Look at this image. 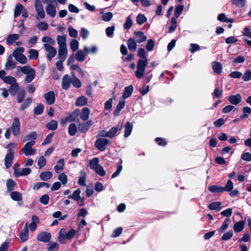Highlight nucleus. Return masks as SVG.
<instances>
[{
    "instance_id": "nucleus-1",
    "label": "nucleus",
    "mask_w": 251,
    "mask_h": 251,
    "mask_svg": "<svg viewBox=\"0 0 251 251\" xmlns=\"http://www.w3.org/2000/svg\"><path fill=\"white\" fill-rule=\"evenodd\" d=\"M17 146L15 143H9L6 146L8 152L4 158V165L6 169H9L12 166L13 160L14 158V154L16 152L15 149Z\"/></svg>"
},
{
    "instance_id": "nucleus-2",
    "label": "nucleus",
    "mask_w": 251,
    "mask_h": 251,
    "mask_svg": "<svg viewBox=\"0 0 251 251\" xmlns=\"http://www.w3.org/2000/svg\"><path fill=\"white\" fill-rule=\"evenodd\" d=\"M23 74L25 75L24 81L25 83H30L36 76V71L28 65L24 66L23 68H22Z\"/></svg>"
},
{
    "instance_id": "nucleus-3",
    "label": "nucleus",
    "mask_w": 251,
    "mask_h": 251,
    "mask_svg": "<svg viewBox=\"0 0 251 251\" xmlns=\"http://www.w3.org/2000/svg\"><path fill=\"white\" fill-rule=\"evenodd\" d=\"M43 2L47 4L45 8L47 14L50 17H54L56 14V7L57 5L56 0H43Z\"/></svg>"
},
{
    "instance_id": "nucleus-4",
    "label": "nucleus",
    "mask_w": 251,
    "mask_h": 251,
    "mask_svg": "<svg viewBox=\"0 0 251 251\" xmlns=\"http://www.w3.org/2000/svg\"><path fill=\"white\" fill-rule=\"evenodd\" d=\"M147 64V58L140 59L138 60L137 64V70L135 73V76L137 78L140 79L144 76Z\"/></svg>"
},
{
    "instance_id": "nucleus-5",
    "label": "nucleus",
    "mask_w": 251,
    "mask_h": 251,
    "mask_svg": "<svg viewBox=\"0 0 251 251\" xmlns=\"http://www.w3.org/2000/svg\"><path fill=\"white\" fill-rule=\"evenodd\" d=\"M25 49L23 47L17 48L13 51L14 57L16 61L22 64H25L27 62L26 56L23 54Z\"/></svg>"
},
{
    "instance_id": "nucleus-6",
    "label": "nucleus",
    "mask_w": 251,
    "mask_h": 251,
    "mask_svg": "<svg viewBox=\"0 0 251 251\" xmlns=\"http://www.w3.org/2000/svg\"><path fill=\"white\" fill-rule=\"evenodd\" d=\"M35 144V141H31L24 145L22 151L25 156H31L36 154V150L32 148Z\"/></svg>"
},
{
    "instance_id": "nucleus-7",
    "label": "nucleus",
    "mask_w": 251,
    "mask_h": 251,
    "mask_svg": "<svg viewBox=\"0 0 251 251\" xmlns=\"http://www.w3.org/2000/svg\"><path fill=\"white\" fill-rule=\"evenodd\" d=\"M109 144V140L105 138L99 137L95 143V146L100 151H104Z\"/></svg>"
},
{
    "instance_id": "nucleus-8",
    "label": "nucleus",
    "mask_w": 251,
    "mask_h": 251,
    "mask_svg": "<svg viewBox=\"0 0 251 251\" xmlns=\"http://www.w3.org/2000/svg\"><path fill=\"white\" fill-rule=\"evenodd\" d=\"M34 7L37 13L36 19H44L46 15L40 0H35Z\"/></svg>"
},
{
    "instance_id": "nucleus-9",
    "label": "nucleus",
    "mask_w": 251,
    "mask_h": 251,
    "mask_svg": "<svg viewBox=\"0 0 251 251\" xmlns=\"http://www.w3.org/2000/svg\"><path fill=\"white\" fill-rule=\"evenodd\" d=\"M44 48L47 52V57L50 61H51L52 59L56 55L57 51L55 48L49 44H44Z\"/></svg>"
},
{
    "instance_id": "nucleus-10",
    "label": "nucleus",
    "mask_w": 251,
    "mask_h": 251,
    "mask_svg": "<svg viewBox=\"0 0 251 251\" xmlns=\"http://www.w3.org/2000/svg\"><path fill=\"white\" fill-rule=\"evenodd\" d=\"M21 123L18 117H15L11 126V130L14 136H17L20 132Z\"/></svg>"
},
{
    "instance_id": "nucleus-11",
    "label": "nucleus",
    "mask_w": 251,
    "mask_h": 251,
    "mask_svg": "<svg viewBox=\"0 0 251 251\" xmlns=\"http://www.w3.org/2000/svg\"><path fill=\"white\" fill-rule=\"evenodd\" d=\"M44 98L46 102L48 105L53 104L55 101V95L54 91H50L44 94Z\"/></svg>"
},
{
    "instance_id": "nucleus-12",
    "label": "nucleus",
    "mask_w": 251,
    "mask_h": 251,
    "mask_svg": "<svg viewBox=\"0 0 251 251\" xmlns=\"http://www.w3.org/2000/svg\"><path fill=\"white\" fill-rule=\"evenodd\" d=\"M31 170L29 168L15 169V176L17 177L21 176H26L30 174Z\"/></svg>"
},
{
    "instance_id": "nucleus-13",
    "label": "nucleus",
    "mask_w": 251,
    "mask_h": 251,
    "mask_svg": "<svg viewBox=\"0 0 251 251\" xmlns=\"http://www.w3.org/2000/svg\"><path fill=\"white\" fill-rule=\"evenodd\" d=\"M229 102L233 105H237L242 101V96L240 94L230 95L227 97Z\"/></svg>"
},
{
    "instance_id": "nucleus-14",
    "label": "nucleus",
    "mask_w": 251,
    "mask_h": 251,
    "mask_svg": "<svg viewBox=\"0 0 251 251\" xmlns=\"http://www.w3.org/2000/svg\"><path fill=\"white\" fill-rule=\"evenodd\" d=\"M14 57L13 53L10 54L7 59V60L5 65V69L10 70L15 68L16 63L14 60Z\"/></svg>"
},
{
    "instance_id": "nucleus-15",
    "label": "nucleus",
    "mask_w": 251,
    "mask_h": 251,
    "mask_svg": "<svg viewBox=\"0 0 251 251\" xmlns=\"http://www.w3.org/2000/svg\"><path fill=\"white\" fill-rule=\"evenodd\" d=\"M72 83V79L69 75H65L62 80V88L64 90H68L70 88Z\"/></svg>"
},
{
    "instance_id": "nucleus-16",
    "label": "nucleus",
    "mask_w": 251,
    "mask_h": 251,
    "mask_svg": "<svg viewBox=\"0 0 251 251\" xmlns=\"http://www.w3.org/2000/svg\"><path fill=\"white\" fill-rule=\"evenodd\" d=\"M56 40L58 48H67L66 35H58L56 38Z\"/></svg>"
},
{
    "instance_id": "nucleus-17",
    "label": "nucleus",
    "mask_w": 251,
    "mask_h": 251,
    "mask_svg": "<svg viewBox=\"0 0 251 251\" xmlns=\"http://www.w3.org/2000/svg\"><path fill=\"white\" fill-rule=\"evenodd\" d=\"M37 240L43 242H48L51 238V234L47 232L43 231L37 236Z\"/></svg>"
},
{
    "instance_id": "nucleus-18",
    "label": "nucleus",
    "mask_w": 251,
    "mask_h": 251,
    "mask_svg": "<svg viewBox=\"0 0 251 251\" xmlns=\"http://www.w3.org/2000/svg\"><path fill=\"white\" fill-rule=\"evenodd\" d=\"M68 56V48H58V59H61L62 61H65Z\"/></svg>"
},
{
    "instance_id": "nucleus-19",
    "label": "nucleus",
    "mask_w": 251,
    "mask_h": 251,
    "mask_svg": "<svg viewBox=\"0 0 251 251\" xmlns=\"http://www.w3.org/2000/svg\"><path fill=\"white\" fill-rule=\"evenodd\" d=\"M28 229L27 227V223H26L20 235V238L22 242H24L28 239Z\"/></svg>"
},
{
    "instance_id": "nucleus-20",
    "label": "nucleus",
    "mask_w": 251,
    "mask_h": 251,
    "mask_svg": "<svg viewBox=\"0 0 251 251\" xmlns=\"http://www.w3.org/2000/svg\"><path fill=\"white\" fill-rule=\"evenodd\" d=\"M19 38L20 35L18 34H10L7 37L6 43L8 45L11 46Z\"/></svg>"
},
{
    "instance_id": "nucleus-21",
    "label": "nucleus",
    "mask_w": 251,
    "mask_h": 251,
    "mask_svg": "<svg viewBox=\"0 0 251 251\" xmlns=\"http://www.w3.org/2000/svg\"><path fill=\"white\" fill-rule=\"evenodd\" d=\"M134 34L136 36L134 39L138 43L144 42L147 40V36L144 35L143 32L135 31Z\"/></svg>"
},
{
    "instance_id": "nucleus-22",
    "label": "nucleus",
    "mask_w": 251,
    "mask_h": 251,
    "mask_svg": "<svg viewBox=\"0 0 251 251\" xmlns=\"http://www.w3.org/2000/svg\"><path fill=\"white\" fill-rule=\"evenodd\" d=\"M137 42L133 38H130L127 41V44L128 49L131 51H135L137 49Z\"/></svg>"
},
{
    "instance_id": "nucleus-23",
    "label": "nucleus",
    "mask_w": 251,
    "mask_h": 251,
    "mask_svg": "<svg viewBox=\"0 0 251 251\" xmlns=\"http://www.w3.org/2000/svg\"><path fill=\"white\" fill-rule=\"evenodd\" d=\"M92 121L90 120L85 123L79 124L78 128L81 132H86L92 126Z\"/></svg>"
},
{
    "instance_id": "nucleus-24",
    "label": "nucleus",
    "mask_w": 251,
    "mask_h": 251,
    "mask_svg": "<svg viewBox=\"0 0 251 251\" xmlns=\"http://www.w3.org/2000/svg\"><path fill=\"white\" fill-rule=\"evenodd\" d=\"M122 126L121 127L119 126H113L111 127L108 131L109 138H113L118 135V132L122 129Z\"/></svg>"
},
{
    "instance_id": "nucleus-25",
    "label": "nucleus",
    "mask_w": 251,
    "mask_h": 251,
    "mask_svg": "<svg viewBox=\"0 0 251 251\" xmlns=\"http://www.w3.org/2000/svg\"><path fill=\"white\" fill-rule=\"evenodd\" d=\"M212 68L215 73L220 74L222 71V66L221 63L217 61H213L212 63Z\"/></svg>"
},
{
    "instance_id": "nucleus-26",
    "label": "nucleus",
    "mask_w": 251,
    "mask_h": 251,
    "mask_svg": "<svg viewBox=\"0 0 251 251\" xmlns=\"http://www.w3.org/2000/svg\"><path fill=\"white\" fill-rule=\"evenodd\" d=\"M86 176V174L85 173V171L84 170H81L80 171V176L78 180V183L79 184V185L82 186H86V184L85 183Z\"/></svg>"
},
{
    "instance_id": "nucleus-27",
    "label": "nucleus",
    "mask_w": 251,
    "mask_h": 251,
    "mask_svg": "<svg viewBox=\"0 0 251 251\" xmlns=\"http://www.w3.org/2000/svg\"><path fill=\"white\" fill-rule=\"evenodd\" d=\"M133 91V87L132 85H129L126 87L123 94V97L124 99H127L130 96Z\"/></svg>"
},
{
    "instance_id": "nucleus-28",
    "label": "nucleus",
    "mask_w": 251,
    "mask_h": 251,
    "mask_svg": "<svg viewBox=\"0 0 251 251\" xmlns=\"http://www.w3.org/2000/svg\"><path fill=\"white\" fill-rule=\"evenodd\" d=\"M90 114V110L87 107H84L82 109L80 113V118L83 121H86L88 119Z\"/></svg>"
},
{
    "instance_id": "nucleus-29",
    "label": "nucleus",
    "mask_w": 251,
    "mask_h": 251,
    "mask_svg": "<svg viewBox=\"0 0 251 251\" xmlns=\"http://www.w3.org/2000/svg\"><path fill=\"white\" fill-rule=\"evenodd\" d=\"M133 128V126L130 122H127L125 126L124 136L128 137L131 134Z\"/></svg>"
},
{
    "instance_id": "nucleus-30",
    "label": "nucleus",
    "mask_w": 251,
    "mask_h": 251,
    "mask_svg": "<svg viewBox=\"0 0 251 251\" xmlns=\"http://www.w3.org/2000/svg\"><path fill=\"white\" fill-rule=\"evenodd\" d=\"M245 222L243 221L236 222L234 226L233 229L235 232H241L244 228Z\"/></svg>"
},
{
    "instance_id": "nucleus-31",
    "label": "nucleus",
    "mask_w": 251,
    "mask_h": 251,
    "mask_svg": "<svg viewBox=\"0 0 251 251\" xmlns=\"http://www.w3.org/2000/svg\"><path fill=\"white\" fill-rule=\"evenodd\" d=\"M66 238V232L64 228H61L59 232L58 241L61 244H65Z\"/></svg>"
},
{
    "instance_id": "nucleus-32",
    "label": "nucleus",
    "mask_w": 251,
    "mask_h": 251,
    "mask_svg": "<svg viewBox=\"0 0 251 251\" xmlns=\"http://www.w3.org/2000/svg\"><path fill=\"white\" fill-rule=\"evenodd\" d=\"M86 55L84 51L79 50L75 53V59L77 61L82 62L85 60Z\"/></svg>"
},
{
    "instance_id": "nucleus-33",
    "label": "nucleus",
    "mask_w": 251,
    "mask_h": 251,
    "mask_svg": "<svg viewBox=\"0 0 251 251\" xmlns=\"http://www.w3.org/2000/svg\"><path fill=\"white\" fill-rule=\"evenodd\" d=\"M64 166V160L60 159L57 162L56 165L54 167V170L56 173H59L63 170Z\"/></svg>"
},
{
    "instance_id": "nucleus-34",
    "label": "nucleus",
    "mask_w": 251,
    "mask_h": 251,
    "mask_svg": "<svg viewBox=\"0 0 251 251\" xmlns=\"http://www.w3.org/2000/svg\"><path fill=\"white\" fill-rule=\"evenodd\" d=\"M39 222V219L37 216L33 215L32 216V222L29 225L31 231H34L36 228V224Z\"/></svg>"
},
{
    "instance_id": "nucleus-35",
    "label": "nucleus",
    "mask_w": 251,
    "mask_h": 251,
    "mask_svg": "<svg viewBox=\"0 0 251 251\" xmlns=\"http://www.w3.org/2000/svg\"><path fill=\"white\" fill-rule=\"evenodd\" d=\"M52 174L51 172H43L40 175V178L42 180L47 181L50 179L52 177Z\"/></svg>"
},
{
    "instance_id": "nucleus-36",
    "label": "nucleus",
    "mask_w": 251,
    "mask_h": 251,
    "mask_svg": "<svg viewBox=\"0 0 251 251\" xmlns=\"http://www.w3.org/2000/svg\"><path fill=\"white\" fill-rule=\"evenodd\" d=\"M125 104L126 102L125 100H122L119 102V103L117 105L116 109L114 112L115 116H117L119 115L121 110L124 107Z\"/></svg>"
},
{
    "instance_id": "nucleus-37",
    "label": "nucleus",
    "mask_w": 251,
    "mask_h": 251,
    "mask_svg": "<svg viewBox=\"0 0 251 251\" xmlns=\"http://www.w3.org/2000/svg\"><path fill=\"white\" fill-rule=\"evenodd\" d=\"M87 99L84 96H82L78 98L76 100L75 102V105L77 106H82L86 105L87 104Z\"/></svg>"
},
{
    "instance_id": "nucleus-38",
    "label": "nucleus",
    "mask_w": 251,
    "mask_h": 251,
    "mask_svg": "<svg viewBox=\"0 0 251 251\" xmlns=\"http://www.w3.org/2000/svg\"><path fill=\"white\" fill-rule=\"evenodd\" d=\"M58 126V123L56 120H52L47 124L46 127L50 130H55Z\"/></svg>"
},
{
    "instance_id": "nucleus-39",
    "label": "nucleus",
    "mask_w": 251,
    "mask_h": 251,
    "mask_svg": "<svg viewBox=\"0 0 251 251\" xmlns=\"http://www.w3.org/2000/svg\"><path fill=\"white\" fill-rule=\"evenodd\" d=\"M99 165V159L97 157L94 158L89 161L90 167L93 170H94Z\"/></svg>"
},
{
    "instance_id": "nucleus-40",
    "label": "nucleus",
    "mask_w": 251,
    "mask_h": 251,
    "mask_svg": "<svg viewBox=\"0 0 251 251\" xmlns=\"http://www.w3.org/2000/svg\"><path fill=\"white\" fill-rule=\"evenodd\" d=\"M81 192L80 189L78 188L73 192L72 195H69L68 198L69 199H72L75 201H77L81 197Z\"/></svg>"
},
{
    "instance_id": "nucleus-41",
    "label": "nucleus",
    "mask_w": 251,
    "mask_h": 251,
    "mask_svg": "<svg viewBox=\"0 0 251 251\" xmlns=\"http://www.w3.org/2000/svg\"><path fill=\"white\" fill-rule=\"evenodd\" d=\"M243 114L241 115L240 118L244 119L249 117L251 113V108L248 106H245L243 108Z\"/></svg>"
},
{
    "instance_id": "nucleus-42",
    "label": "nucleus",
    "mask_w": 251,
    "mask_h": 251,
    "mask_svg": "<svg viewBox=\"0 0 251 251\" xmlns=\"http://www.w3.org/2000/svg\"><path fill=\"white\" fill-rule=\"evenodd\" d=\"M19 88V85L17 82L14 84L11 85L9 88V91L10 95L11 96H15Z\"/></svg>"
},
{
    "instance_id": "nucleus-43",
    "label": "nucleus",
    "mask_w": 251,
    "mask_h": 251,
    "mask_svg": "<svg viewBox=\"0 0 251 251\" xmlns=\"http://www.w3.org/2000/svg\"><path fill=\"white\" fill-rule=\"evenodd\" d=\"M10 197L15 201H20L22 199L21 194L18 191L12 192L10 194Z\"/></svg>"
},
{
    "instance_id": "nucleus-44",
    "label": "nucleus",
    "mask_w": 251,
    "mask_h": 251,
    "mask_svg": "<svg viewBox=\"0 0 251 251\" xmlns=\"http://www.w3.org/2000/svg\"><path fill=\"white\" fill-rule=\"evenodd\" d=\"M208 189L212 193H223V188L222 187L217 185H211L208 188Z\"/></svg>"
},
{
    "instance_id": "nucleus-45",
    "label": "nucleus",
    "mask_w": 251,
    "mask_h": 251,
    "mask_svg": "<svg viewBox=\"0 0 251 251\" xmlns=\"http://www.w3.org/2000/svg\"><path fill=\"white\" fill-rule=\"evenodd\" d=\"M29 58L30 60L36 59L39 56L38 51L35 49H30L28 50Z\"/></svg>"
},
{
    "instance_id": "nucleus-46",
    "label": "nucleus",
    "mask_w": 251,
    "mask_h": 251,
    "mask_svg": "<svg viewBox=\"0 0 251 251\" xmlns=\"http://www.w3.org/2000/svg\"><path fill=\"white\" fill-rule=\"evenodd\" d=\"M44 109V105L42 103H38L34 109L35 115H41L43 113Z\"/></svg>"
},
{
    "instance_id": "nucleus-47",
    "label": "nucleus",
    "mask_w": 251,
    "mask_h": 251,
    "mask_svg": "<svg viewBox=\"0 0 251 251\" xmlns=\"http://www.w3.org/2000/svg\"><path fill=\"white\" fill-rule=\"evenodd\" d=\"M77 131L76 126L75 124L72 123L68 127V132L70 136H73L75 135Z\"/></svg>"
},
{
    "instance_id": "nucleus-48",
    "label": "nucleus",
    "mask_w": 251,
    "mask_h": 251,
    "mask_svg": "<svg viewBox=\"0 0 251 251\" xmlns=\"http://www.w3.org/2000/svg\"><path fill=\"white\" fill-rule=\"evenodd\" d=\"M3 82L11 85L17 83V80L14 77L7 75L4 78Z\"/></svg>"
},
{
    "instance_id": "nucleus-49",
    "label": "nucleus",
    "mask_w": 251,
    "mask_h": 251,
    "mask_svg": "<svg viewBox=\"0 0 251 251\" xmlns=\"http://www.w3.org/2000/svg\"><path fill=\"white\" fill-rule=\"evenodd\" d=\"M37 137V134L36 132L32 131L28 134L26 136H25L24 138V140L25 141H34Z\"/></svg>"
},
{
    "instance_id": "nucleus-50",
    "label": "nucleus",
    "mask_w": 251,
    "mask_h": 251,
    "mask_svg": "<svg viewBox=\"0 0 251 251\" xmlns=\"http://www.w3.org/2000/svg\"><path fill=\"white\" fill-rule=\"evenodd\" d=\"M133 25V21L130 17V16H128L126 21V22L124 24V28L125 29L128 30L131 28V27Z\"/></svg>"
},
{
    "instance_id": "nucleus-51",
    "label": "nucleus",
    "mask_w": 251,
    "mask_h": 251,
    "mask_svg": "<svg viewBox=\"0 0 251 251\" xmlns=\"http://www.w3.org/2000/svg\"><path fill=\"white\" fill-rule=\"evenodd\" d=\"M73 74V78H72V84L73 85V86L75 87V88H80L81 85H82V84H81V81H80V80L77 78V77H76L74 75V74L72 73Z\"/></svg>"
},
{
    "instance_id": "nucleus-52",
    "label": "nucleus",
    "mask_w": 251,
    "mask_h": 251,
    "mask_svg": "<svg viewBox=\"0 0 251 251\" xmlns=\"http://www.w3.org/2000/svg\"><path fill=\"white\" fill-rule=\"evenodd\" d=\"M58 179L64 185H66L68 182V176L64 173H61L58 175Z\"/></svg>"
},
{
    "instance_id": "nucleus-53",
    "label": "nucleus",
    "mask_w": 251,
    "mask_h": 251,
    "mask_svg": "<svg viewBox=\"0 0 251 251\" xmlns=\"http://www.w3.org/2000/svg\"><path fill=\"white\" fill-rule=\"evenodd\" d=\"M25 8L22 4L17 5L15 8L14 17H18Z\"/></svg>"
},
{
    "instance_id": "nucleus-54",
    "label": "nucleus",
    "mask_w": 251,
    "mask_h": 251,
    "mask_svg": "<svg viewBox=\"0 0 251 251\" xmlns=\"http://www.w3.org/2000/svg\"><path fill=\"white\" fill-rule=\"evenodd\" d=\"M70 69L71 70H74L77 71L81 75L84 76L85 73L82 70V69L77 64H72L70 66Z\"/></svg>"
},
{
    "instance_id": "nucleus-55",
    "label": "nucleus",
    "mask_w": 251,
    "mask_h": 251,
    "mask_svg": "<svg viewBox=\"0 0 251 251\" xmlns=\"http://www.w3.org/2000/svg\"><path fill=\"white\" fill-rule=\"evenodd\" d=\"M43 187H45L47 188H49L50 187V184L47 182H38L33 186V189L34 190H38L40 188Z\"/></svg>"
},
{
    "instance_id": "nucleus-56",
    "label": "nucleus",
    "mask_w": 251,
    "mask_h": 251,
    "mask_svg": "<svg viewBox=\"0 0 251 251\" xmlns=\"http://www.w3.org/2000/svg\"><path fill=\"white\" fill-rule=\"evenodd\" d=\"M231 3L237 7H243L246 4V0H230Z\"/></svg>"
},
{
    "instance_id": "nucleus-57",
    "label": "nucleus",
    "mask_w": 251,
    "mask_h": 251,
    "mask_svg": "<svg viewBox=\"0 0 251 251\" xmlns=\"http://www.w3.org/2000/svg\"><path fill=\"white\" fill-rule=\"evenodd\" d=\"M42 42L45 44H49L51 46L55 44V40L49 36H44L42 38Z\"/></svg>"
},
{
    "instance_id": "nucleus-58",
    "label": "nucleus",
    "mask_w": 251,
    "mask_h": 251,
    "mask_svg": "<svg viewBox=\"0 0 251 251\" xmlns=\"http://www.w3.org/2000/svg\"><path fill=\"white\" fill-rule=\"evenodd\" d=\"M222 188H223V192L224 191H227V192L231 191L233 188V182L230 180H228L227 181L225 186L222 187Z\"/></svg>"
},
{
    "instance_id": "nucleus-59",
    "label": "nucleus",
    "mask_w": 251,
    "mask_h": 251,
    "mask_svg": "<svg viewBox=\"0 0 251 251\" xmlns=\"http://www.w3.org/2000/svg\"><path fill=\"white\" fill-rule=\"evenodd\" d=\"M25 97V92L23 89H21V90H20L18 92L17 96V101L19 103H21L23 101Z\"/></svg>"
},
{
    "instance_id": "nucleus-60",
    "label": "nucleus",
    "mask_w": 251,
    "mask_h": 251,
    "mask_svg": "<svg viewBox=\"0 0 251 251\" xmlns=\"http://www.w3.org/2000/svg\"><path fill=\"white\" fill-rule=\"evenodd\" d=\"M230 222V220L229 219H226L224 221V222L223 223L222 226L220 227V228L219 229V231L220 232H224L228 226L229 223Z\"/></svg>"
},
{
    "instance_id": "nucleus-61",
    "label": "nucleus",
    "mask_w": 251,
    "mask_h": 251,
    "mask_svg": "<svg viewBox=\"0 0 251 251\" xmlns=\"http://www.w3.org/2000/svg\"><path fill=\"white\" fill-rule=\"evenodd\" d=\"M242 79L245 81H249L251 80V70L249 69L246 70L242 77Z\"/></svg>"
},
{
    "instance_id": "nucleus-62",
    "label": "nucleus",
    "mask_w": 251,
    "mask_h": 251,
    "mask_svg": "<svg viewBox=\"0 0 251 251\" xmlns=\"http://www.w3.org/2000/svg\"><path fill=\"white\" fill-rule=\"evenodd\" d=\"M70 47L73 51L77 50L79 47L78 42L75 39H73L70 43Z\"/></svg>"
},
{
    "instance_id": "nucleus-63",
    "label": "nucleus",
    "mask_w": 251,
    "mask_h": 251,
    "mask_svg": "<svg viewBox=\"0 0 251 251\" xmlns=\"http://www.w3.org/2000/svg\"><path fill=\"white\" fill-rule=\"evenodd\" d=\"M137 23L141 25L147 21L146 17L143 14H139L136 18Z\"/></svg>"
},
{
    "instance_id": "nucleus-64",
    "label": "nucleus",
    "mask_w": 251,
    "mask_h": 251,
    "mask_svg": "<svg viewBox=\"0 0 251 251\" xmlns=\"http://www.w3.org/2000/svg\"><path fill=\"white\" fill-rule=\"evenodd\" d=\"M16 185V183L11 179H8L6 183L7 190L9 192L14 189V186Z\"/></svg>"
}]
</instances>
